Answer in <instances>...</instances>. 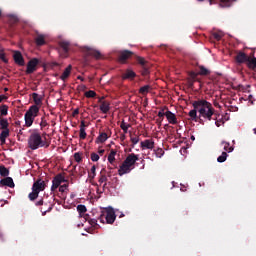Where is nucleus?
Instances as JSON below:
<instances>
[{
  "label": "nucleus",
  "instance_id": "1",
  "mask_svg": "<svg viewBox=\"0 0 256 256\" xmlns=\"http://www.w3.org/2000/svg\"><path fill=\"white\" fill-rule=\"evenodd\" d=\"M191 105H193L194 108L193 110L189 111V117L191 121L199 122L200 120V124H203L202 119L211 121L212 117L216 116L215 108L207 100L198 99L193 101Z\"/></svg>",
  "mask_w": 256,
  "mask_h": 256
},
{
  "label": "nucleus",
  "instance_id": "2",
  "mask_svg": "<svg viewBox=\"0 0 256 256\" xmlns=\"http://www.w3.org/2000/svg\"><path fill=\"white\" fill-rule=\"evenodd\" d=\"M139 160V155L138 154H128L126 156V159H124L123 164H121V166L119 167V175L123 176L126 174H129L134 168H135V164L137 163V161Z\"/></svg>",
  "mask_w": 256,
  "mask_h": 256
},
{
  "label": "nucleus",
  "instance_id": "3",
  "mask_svg": "<svg viewBox=\"0 0 256 256\" xmlns=\"http://www.w3.org/2000/svg\"><path fill=\"white\" fill-rule=\"evenodd\" d=\"M45 146V141L42 139V136L39 132H32L28 138V148L32 151H36L39 148Z\"/></svg>",
  "mask_w": 256,
  "mask_h": 256
},
{
  "label": "nucleus",
  "instance_id": "4",
  "mask_svg": "<svg viewBox=\"0 0 256 256\" xmlns=\"http://www.w3.org/2000/svg\"><path fill=\"white\" fill-rule=\"evenodd\" d=\"M46 183L42 179H38L32 185V192L28 194L29 201H35L39 197V193L45 191Z\"/></svg>",
  "mask_w": 256,
  "mask_h": 256
},
{
  "label": "nucleus",
  "instance_id": "5",
  "mask_svg": "<svg viewBox=\"0 0 256 256\" xmlns=\"http://www.w3.org/2000/svg\"><path fill=\"white\" fill-rule=\"evenodd\" d=\"M39 107L38 106H31L29 107L28 111L25 113V126L31 127L34 123L35 118L38 116Z\"/></svg>",
  "mask_w": 256,
  "mask_h": 256
},
{
  "label": "nucleus",
  "instance_id": "6",
  "mask_svg": "<svg viewBox=\"0 0 256 256\" xmlns=\"http://www.w3.org/2000/svg\"><path fill=\"white\" fill-rule=\"evenodd\" d=\"M53 197L49 201H45V198L40 199L38 202L35 203L36 207L39 206H45L47 209H44L43 207L40 208V212H42V216H45L48 212H51L54 206Z\"/></svg>",
  "mask_w": 256,
  "mask_h": 256
},
{
  "label": "nucleus",
  "instance_id": "7",
  "mask_svg": "<svg viewBox=\"0 0 256 256\" xmlns=\"http://www.w3.org/2000/svg\"><path fill=\"white\" fill-rule=\"evenodd\" d=\"M104 219H105L106 223H108L110 225L115 223V220H116L115 211L112 208L106 210V212L104 214L99 216V221H101V223H104Z\"/></svg>",
  "mask_w": 256,
  "mask_h": 256
},
{
  "label": "nucleus",
  "instance_id": "8",
  "mask_svg": "<svg viewBox=\"0 0 256 256\" xmlns=\"http://www.w3.org/2000/svg\"><path fill=\"white\" fill-rule=\"evenodd\" d=\"M58 46V53H60V56L62 58H68L71 43L69 41L62 40L58 42Z\"/></svg>",
  "mask_w": 256,
  "mask_h": 256
},
{
  "label": "nucleus",
  "instance_id": "9",
  "mask_svg": "<svg viewBox=\"0 0 256 256\" xmlns=\"http://www.w3.org/2000/svg\"><path fill=\"white\" fill-rule=\"evenodd\" d=\"M254 53H250L249 55L245 52L242 51H238L235 54L234 60L235 63H237V65H243L244 62H247V60H249L250 58L254 57Z\"/></svg>",
  "mask_w": 256,
  "mask_h": 256
},
{
  "label": "nucleus",
  "instance_id": "10",
  "mask_svg": "<svg viewBox=\"0 0 256 256\" xmlns=\"http://www.w3.org/2000/svg\"><path fill=\"white\" fill-rule=\"evenodd\" d=\"M39 65V60L38 58H32L31 60L28 61L27 63V70H25V73L27 75H31L35 71H37V66Z\"/></svg>",
  "mask_w": 256,
  "mask_h": 256
},
{
  "label": "nucleus",
  "instance_id": "11",
  "mask_svg": "<svg viewBox=\"0 0 256 256\" xmlns=\"http://www.w3.org/2000/svg\"><path fill=\"white\" fill-rule=\"evenodd\" d=\"M65 182H67V180H65L63 175L61 174L56 175V177L53 178V184L51 185V192L56 191L57 188L61 187L60 185Z\"/></svg>",
  "mask_w": 256,
  "mask_h": 256
},
{
  "label": "nucleus",
  "instance_id": "12",
  "mask_svg": "<svg viewBox=\"0 0 256 256\" xmlns=\"http://www.w3.org/2000/svg\"><path fill=\"white\" fill-rule=\"evenodd\" d=\"M84 53H86V55L88 57H94L95 59H101L100 51L96 50V49H92L88 46L84 47Z\"/></svg>",
  "mask_w": 256,
  "mask_h": 256
},
{
  "label": "nucleus",
  "instance_id": "13",
  "mask_svg": "<svg viewBox=\"0 0 256 256\" xmlns=\"http://www.w3.org/2000/svg\"><path fill=\"white\" fill-rule=\"evenodd\" d=\"M103 100H104V97L99 99V103H101V105L99 106V111H101L104 114H107L111 110V107H110L111 103Z\"/></svg>",
  "mask_w": 256,
  "mask_h": 256
},
{
  "label": "nucleus",
  "instance_id": "14",
  "mask_svg": "<svg viewBox=\"0 0 256 256\" xmlns=\"http://www.w3.org/2000/svg\"><path fill=\"white\" fill-rule=\"evenodd\" d=\"M131 56H133V52H131L130 50L121 51L119 53V62L124 64Z\"/></svg>",
  "mask_w": 256,
  "mask_h": 256
},
{
  "label": "nucleus",
  "instance_id": "15",
  "mask_svg": "<svg viewBox=\"0 0 256 256\" xmlns=\"http://www.w3.org/2000/svg\"><path fill=\"white\" fill-rule=\"evenodd\" d=\"M141 148L142 150H145V149L153 150V148H155V141H153L152 139L143 140L141 142Z\"/></svg>",
  "mask_w": 256,
  "mask_h": 256
},
{
  "label": "nucleus",
  "instance_id": "16",
  "mask_svg": "<svg viewBox=\"0 0 256 256\" xmlns=\"http://www.w3.org/2000/svg\"><path fill=\"white\" fill-rule=\"evenodd\" d=\"M165 117H167V121L169 124L172 125H177L178 124V120H177V116H175V114L171 111H166L165 112Z\"/></svg>",
  "mask_w": 256,
  "mask_h": 256
},
{
  "label": "nucleus",
  "instance_id": "17",
  "mask_svg": "<svg viewBox=\"0 0 256 256\" xmlns=\"http://www.w3.org/2000/svg\"><path fill=\"white\" fill-rule=\"evenodd\" d=\"M13 59L17 65L24 66V58L20 51H14Z\"/></svg>",
  "mask_w": 256,
  "mask_h": 256
},
{
  "label": "nucleus",
  "instance_id": "18",
  "mask_svg": "<svg viewBox=\"0 0 256 256\" xmlns=\"http://www.w3.org/2000/svg\"><path fill=\"white\" fill-rule=\"evenodd\" d=\"M135 77H137V74L130 69H127L126 72H124L123 75L121 76L123 80H131V81H133Z\"/></svg>",
  "mask_w": 256,
  "mask_h": 256
},
{
  "label": "nucleus",
  "instance_id": "19",
  "mask_svg": "<svg viewBox=\"0 0 256 256\" xmlns=\"http://www.w3.org/2000/svg\"><path fill=\"white\" fill-rule=\"evenodd\" d=\"M0 185L6 186L9 188H15V183L13 182V178L11 177H6L0 180Z\"/></svg>",
  "mask_w": 256,
  "mask_h": 256
},
{
  "label": "nucleus",
  "instance_id": "20",
  "mask_svg": "<svg viewBox=\"0 0 256 256\" xmlns=\"http://www.w3.org/2000/svg\"><path fill=\"white\" fill-rule=\"evenodd\" d=\"M246 67H248L249 70L256 72V57H252L244 62Z\"/></svg>",
  "mask_w": 256,
  "mask_h": 256
},
{
  "label": "nucleus",
  "instance_id": "21",
  "mask_svg": "<svg viewBox=\"0 0 256 256\" xmlns=\"http://www.w3.org/2000/svg\"><path fill=\"white\" fill-rule=\"evenodd\" d=\"M71 71H72V65H68V67L65 68L64 72L60 76V79L64 82L67 81L68 77L71 75Z\"/></svg>",
  "mask_w": 256,
  "mask_h": 256
},
{
  "label": "nucleus",
  "instance_id": "22",
  "mask_svg": "<svg viewBox=\"0 0 256 256\" xmlns=\"http://www.w3.org/2000/svg\"><path fill=\"white\" fill-rule=\"evenodd\" d=\"M107 181H108V178H107V175H105V169H102L101 173H100V176H99L98 183L99 184H103L104 183L103 188H106L107 187Z\"/></svg>",
  "mask_w": 256,
  "mask_h": 256
},
{
  "label": "nucleus",
  "instance_id": "23",
  "mask_svg": "<svg viewBox=\"0 0 256 256\" xmlns=\"http://www.w3.org/2000/svg\"><path fill=\"white\" fill-rule=\"evenodd\" d=\"M9 137V130H3L0 132V145H5L6 144V138Z\"/></svg>",
  "mask_w": 256,
  "mask_h": 256
},
{
  "label": "nucleus",
  "instance_id": "24",
  "mask_svg": "<svg viewBox=\"0 0 256 256\" xmlns=\"http://www.w3.org/2000/svg\"><path fill=\"white\" fill-rule=\"evenodd\" d=\"M35 43H36V46H44L46 43L45 36L42 34H38V36H36L35 38Z\"/></svg>",
  "mask_w": 256,
  "mask_h": 256
},
{
  "label": "nucleus",
  "instance_id": "25",
  "mask_svg": "<svg viewBox=\"0 0 256 256\" xmlns=\"http://www.w3.org/2000/svg\"><path fill=\"white\" fill-rule=\"evenodd\" d=\"M32 99L34 100V103L36 107H40L42 105V98L37 93H32Z\"/></svg>",
  "mask_w": 256,
  "mask_h": 256
},
{
  "label": "nucleus",
  "instance_id": "26",
  "mask_svg": "<svg viewBox=\"0 0 256 256\" xmlns=\"http://www.w3.org/2000/svg\"><path fill=\"white\" fill-rule=\"evenodd\" d=\"M108 140V135L106 132H102L99 134L97 140H95V143H105Z\"/></svg>",
  "mask_w": 256,
  "mask_h": 256
},
{
  "label": "nucleus",
  "instance_id": "27",
  "mask_svg": "<svg viewBox=\"0 0 256 256\" xmlns=\"http://www.w3.org/2000/svg\"><path fill=\"white\" fill-rule=\"evenodd\" d=\"M152 87L150 85H145L141 88H139V94L142 96L148 95L149 91H151Z\"/></svg>",
  "mask_w": 256,
  "mask_h": 256
},
{
  "label": "nucleus",
  "instance_id": "28",
  "mask_svg": "<svg viewBox=\"0 0 256 256\" xmlns=\"http://www.w3.org/2000/svg\"><path fill=\"white\" fill-rule=\"evenodd\" d=\"M136 62H138V65H141L142 67H150L149 62L146 61L144 57H136Z\"/></svg>",
  "mask_w": 256,
  "mask_h": 256
},
{
  "label": "nucleus",
  "instance_id": "29",
  "mask_svg": "<svg viewBox=\"0 0 256 256\" xmlns=\"http://www.w3.org/2000/svg\"><path fill=\"white\" fill-rule=\"evenodd\" d=\"M9 123L7 119L0 118V129L3 131L9 130Z\"/></svg>",
  "mask_w": 256,
  "mask_h": 256
},
{
  "label": "nucleus",
  "instance_id": "30",
  "mask_svg": "<svg viewBox=\"0 0 256 256\" xmlns=\"http://www.w3.org/2000/svg\"><path fill=\"white\" fill-rule=\"evenodd\" d=\"M198 68L200 69L198 74H200L201 76H207L211 74V71L205 68L203 65H200Z\"/></svg>",
  "mask_w": 256,
  "mask_h": 256
},
{
  "label": "nucleus",
  "instance_id": "31",
  "mask_svg": "<svg viewBox=\"0 0 256 256\" xmlns=\"http://www.w3.org/2000/svg\"><path fill=\"white\" fill-rule=\"evenodd\" d=\"M222 145H223L224 151H226V152H228V153L233 152L234 148L230 146V143H229V142L222 141Z\"/></svg>",
  "mask_w": 256,
  "mask_h": 256
},
{
  "label": "nucleus",
  "instance_id": "32",
  "mask_svg": "<svg viewBox=\"0 0 256 256\" xmlns=\"http://www.w3.org/2000/svg\"><path fill=\"white\" fill-rule=\"evenodd\" d=\"M96 177V165H93L90 169V172H88V178L90 180H93Z\"/></svg>",
  "mask_w": 256,
  "mask_h": 256
},
{
  "label": "nucleus",
  "instance_id": "33",
  "mask_svg": "<svg viewBox=\"0 0 256 256\" xmlns=\"http://www.w3.org/2000/svg\"><path fill=\"white\" fill-rule=\"evenodd\" d=\"M76 209H77V212H79L80 215H83L87 212V208L83 204L77 205Z\"/></svg>",
  "mask_w": 256,
  "mask_h": 256
},
{
  "label": "nucleus",
  "instance_id": "34",
  "mask_svg": "<svg viewBox=\"0 0 256 256\" xmlns=\"http://www.w3.org/2000/svg\"><path fill=\"white\" fill-rule=\"evenodd\" d=\"M131 127L130 124H126L124 121L121 122L120 124V128L121 130H123L124 134H127V132L129 131V128Z\"/></svg>",
  "mask_w": 256,
  "mask_h": 256
},
{
  "label": "nucleus",
  "instance_id": "35",
  "mask_svg": "<svg viewBox=\"0 0 256 256\" xmlns=\"http://www.w3.org/2000/svg\"><path fill=\"white\" fill-rule=\"evenodd\" d=\"M8 115V106L2 105L0 106V116H7Z\"/></svg>",
  "mask_w": 256,
  "mask_h": 256
},
{
  "label": "nucleus",
  "instance_id": "36",
  "mask_svg": "<svg viewBox=\"0 0 256 256\" xmlns=\"http://www.w3.org/2000/svg\"><path fill=\"white\" fill-rule=\"evenodd\" d=\"M8 175H9V170L4 166L0 167V176L8 177Z\"/></svg>",
  "mask_w": 256,
  "mask_h": 256
},
{
  "label": "nucleus",
  "instance_id": "37",
  "mask_svg": "<svg viewBox=\"0 0 256 256\" xmlns=\"http://www.w3.org/2000/svg\"><path fill=\"white\" fill-rule=\"evenodd\" d=\"M130 141L132 143L131 147L134 148V146L139 143V136L138 135L131 136Z\"/></svg>",
  "mask_w": 256,
  "mask_h": 256
},
{
  "label": "nucleus",
  "instance_id": "38",
  "mask_svg": "<svg viewBox=\"0 0 256 256\" xmlns=\"http://www.w3.org/2000/svg\"><path fill=\"white\" fill-rule=\"evenodd\" d=\"M73 158L75 159L76 163L82 162V154L79 152H76L75 154H73Z\"/></svg>",
  "mask_w": 256,
  "mask_h": 256
},
{
  "label": "nucleus",
  "instance_id": "39",
  "mask_svg": "<svg viewBox=\"0 0 256 256\" xmlns=\"http://www.w3.org/2000/svg\"><path fill=\"white\" fill-rule=\"evenodd\" d=\"M227 153L226 152H222V155H220L218 157V162L219 163H224L227 160Z\"/></svg>",
  "mask_w": 256,
  "mask_h": 256
},
{
  "label": "nucleus",
  "instance_id": "40",
  "mask_svg": "<svg viewBox=\"0 0 256 256\" xmlns=\"http://www.w3.org/2000/svg\"><path fill=\"white\" fill-rule=\"evenodd\" d=\"M154 153L156 154L157 158H161L164 156V151L162 148H157L156 150H154Z\"/></svg>",
  "mask_w": 256,
  "mask_h": 256
},
{
  "label": "nucleus",
  "instance_id": "41",
  "mask_svg": "<svg viewBox=\"0 0 256 256\" xmlns=\"http://www.w3.org/2000/svg\"><path fill=\"white\" fill-rule=\"evenodd\" d=\"M213 38H215L216 41H221L223 38V33L221 32H215L212 34Z\"/></svg>",
  "mask_w": 256,
  "mask_h": 256
},
{
  "label": "nucleus",
  "instance_id": "42",
  "mask_svg": "<svg viewBox=\"0 0 256 256\" xmlns=\"http://www.w3.org/2000/svg\"><path fill=\"white\" fill-rule=\"evenodd\" d=\"M84 96H86L87 98H95L96 92H94L93 90H89L84 94Z\"/></svg>",
  "mask_w": 256,
  "mask_h": 256
},
{
  "label": "nucleus",
  "instance_id": "43",
  "mask_svg": "<svg viewBox=\"0 0 256 256\" xmlns=\"http://www.w3.org/2000/svg\"><path fill=\"white\" fill-rule=\"evenodd\" d=\"M149 67L150 66L142 67L141 74H142L143 77H146V76L149 75V73H150L149 72Z\"/></svg>",
  "mask_w": 256,
  "mask_h": 256
},
{
  "label": "nucleus",
  "instance_id": "44",
  "mask_svg": "<svg viewBox=\"0 0 256 256\" xmlns=\"http://www.w3.org/2000/svg\"><path fill=\"white\" fill-rule=\"evenodd\" d=\"M90 159L92 162H97L98 160H100V156L94 152L91 153Z\"/></svg>",
  "mask_w": 256,
  "mask_h": 256
},
{
  "label": "nucleus",
  "instance_id": "45",
  "mask_svg": "<svg viewBox=\"0 0 256 256\" xmlns=\"http://www.w3.org/2000/svg\"><path fill=\"white\" fill-rule=\"evenodd\" d=\"M200 74L199 73H196L195 71H190L189 72V79H192V80H197V77L199 76Z\"/></svg>",
  "mask_w": 256,
  "mask_h": 256
},
{
  "label": "nucleus",
  "instance_id": "46",
  "mask_svg": "<svg viewBox=\"0 0 256 256\" xmlns=\"http://www.w3.org/2000/svg\"><path fill=\"white\" fill-rule=\"evenodd\" d=\"M0 60H2V62L8 63V59L6 58L4 50L2 49H0Z\"/></svg>",
  "mask_w": 256,
  "mask_h": 256
},
{
  "label": "nucleus",
  "instance_id": "47",
  "mask_svg": "<svg viewBox=\"0 0 256 256\" xmlns=\"http://www.w3.org/2000/svg\"><path fill=\"white\" fill-rule=\"evenodd\" d=\"M79 137H80V140H85L86 139V137H87V133H86V130L85 129H80V135H79Z\"/></svg>",
  "mask_w": 256,
  "mask_h": 256
},
{
  "label": "nucleus",
  "instance_id": "48",
  "mask_svg": "<svg viewBox=\"0 0 256 256\" xmlns=\"http://www.w3.org/2000/svg\"><path fill=\"white\" fill-rule=\"evenodd\" d=\"M196 81H197V79H187V83H188L190 89H192L194 87Z\"/></svg>",
  "mask_w": 256,
  "mask_h": 256
},
{
  "label": "nucleus",
  "instance_id": "49",
  "mask_svg": "<svg viewBox=\"0 0 256 256\" xmlns=\"http://www.w3.org/2000/svg\"><path fill=\"white\" fill-rule=\"evenodd\" d=\"M212 120H215V125L216 127H221V125L223 124V120L222 119H219L217 117L215 118H212Z\"/></svg>",
  "mask_w": 256,
  "mask_h": 256
},
{
  "label": "nucleus",
  "instance_id": "50",
  "mask_svg": "<svg viewBox=\"0 0 256 256\" xmlns=\"http://www.w3.org/2000/svg\"><path fill=\"white\" fill-rule=\"evenodd\" d=\"M157 116H158V118L163 120L164 116H166V113H164V109H162L161 111H158Z\"/></svg>",
  "mask_w": 256,
  "mask_h": 256
},
{
  "label": "nucleus",
  "instance_id": "51",
  "mask_svg": "<svg viewBox=\"0 0 256 256\" xmlns=\"http://www.w3.org/2000/svg\"><path fill=\"white\" fill-rule=\"evenodd\" d=\"M67 185L66 184H64V185H62V186H59L58 187V191H60L61 193H64L65 192V190H67Z\"/></svg>",
  "mask_w": 256,
  "mask_h": 256
},
{
  "label": "nucleus",
  "instance_id": "52",
  "mask_svg": "<svg viewBox=\"0 0 256 256\" xmlns=\"http://www.w3.org/2000/svg\"><path fill=\"white\" fill-rule=\"evenodd\" d=\"M47 126V122L45 120V117H42V122H40V127L43 129Z\"/></svg>",
  "mask_w": 256,
  "mask_h": 256
},
{
  "label": "nucleus",
  "instance_id": "53",
  "mask_svg": "<svg viewBox=\"0 0 256 256\" xmlns=\"http://www.w3.org/2000/svg\"><path fill=\"white\" fill-rule=\"evenodd\" d=\"M88 223H90V225H91L92 227L97 226V220H96V219H90V220H88Z\"/></svg>",
  "mask_w": 256,
  "mask_h": 256
},
{
  "label": "nucleus",
  "instance_id": "54",
  "mask_svg": "<svg viewBox=\"0 0 256 256\" xmlns=\"http://www.w3.org/2000/svg\"><path fill=\"white\" fill-rule=\"evenodd\" d=\"M108 161H109L110 164L113 165V163H115V156L108 155Z\"/></svg>",
  "mask_w": 256,
  "mask_h": 256
},
{
  "label": "nucleus",
  "instance_id": "55",
  "mask_svg": "<svg viewBox=\"0 0 256 256\" xmlns=\"http://www.w3.org/2000/svg\"><path fill=\"white\" fill-rule=\"evenodd\" d=\"M116 153H117V151L112 149V150H110V153L108 156H116Z\"/></svg>",
  "mask_w": 256,
  "mask_h": 256
},
{
  "label": "nucleus",
  "instance_id": "56",
  "mask_svg": "<svg viewBox=\"0 0 256 256\" xmlns=\"http://www.w3.org/2000/svg\"><path fill=\"white\" fill-rule=\"evenodd\" d=\"M86 127L85 121L80 122V129H85Z\"/></svg>",
  "mask_w": 256,
  "mask_h": 256
},
{
  "label": "nucleus",
  "instance_id": "57",
  "mask_svg": "<svg viewBox=\"0 0 256 256\" xmlns=\"http://www.w3.org/2000/svg\"><path fill=\"white\" fill-rule=\"evenodd\" d=\"M215 1L216 0H209V2H211V4L215 3ZM219 1L222 2V3H228L229 2V0H219Z\"/></svg>",
  "mask_w": 256,
  "mask_h": 256
},
{
  "label": "nucleus",
  "instance_id": "58",
  "mask_svg": "<svg viewBox=\"0 0 256 256\" xmlns=\"http://www.w3.org/2000/svg\"><path fill=\"white\" fill-rule=\"evenodd\" d=\"M79 115V109H75V111H73L72 116H78Z\"/></svg>",
  "mask_w": 256,
  "mask_h": 256
},
{
  "label": "nucleus",
  "instance_id": "59",
  "mask_svg": "<svg viewBox=\"0 0 256 256\" xmlns=\"http://www.w3.org/2000/svg\"><path fill=\"white\" fill-rule=\"evenodd\" d=\"M98 153H99V155L103 156L104 153H105V150H104V149H101V150L98 151Z\"/></svg>",
  "mask_w": 256,
  "mask_h": 256
},
{
  "label": "nucleus",
  "instance_id": "60",
  "mask_svg": "<svg viewBox=\"0 0 256 256\" xmlns=\"http://www.w3.org/2000/svg\"><path fill=\"white\" fill-rule=\"evenodd\" d=\"M120 140H121V141L126 140V135H124V134H123V135H121V136H120Z\"/></svg>",
  "mask_w": 256,
  "mask_h": 256
},
{
  "label": "nucleus",
  "instance_id": "61",
  "mask_svg": "<svg viewBox=\"0 0 256 256\" xmlns=\"http://www.w3.org/2000/svg\"><path fill=\"white\" fill-rule=\"evenodd\" d=\"M77 80H80V81H85V78H83L82 76H77Z\"/></svg>",
  "mask_w": 256,
  "mask_h": 256
},
{
  "label": "nucleus",
  "instance_id": "62",
  "mask_svg": "<svg viewBox=\"0 0 256 256\" xmlns=\"http://www.w3.org/2000/svg\"><path fill=\"white\" fill-rule=\"evenodd\" d=\"M213 105H214L216 108H221V106H220L219 103H217V102L213 103Z\"/></svg>",
  "mask_w": 256,
  "mask_h": 256
},
{
  "label": "nucleus",
  "instance_id": "63",
  "mask_svg": "<svg viewBox=\"0 0 256 256\" xmlns=\"http://www.w3.org/2000/svg\"><path fill=\"white\" fill-rule=\"evenodd\" d=\"M5 96L4 95H0V103H2V101L4 100Z\"/></svg>",
  "mask_w": 256,
  "mask_h": 256
},
{
  "label": "nucleus",
  "instance_id": "64",
  "mask_svg": "<svg viewBox=\"0 0 256 256\" xmlns=\"http://www.w3.org/2000/svg\"><path fill=\"white\" fill-rule=\"evenodd\" d=\"M191 140H195V136H191Z\"/></svg>",
  "mask_w": 256,
  "mask_h": 256
}]
</instances>
